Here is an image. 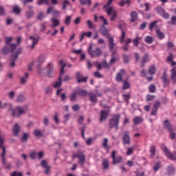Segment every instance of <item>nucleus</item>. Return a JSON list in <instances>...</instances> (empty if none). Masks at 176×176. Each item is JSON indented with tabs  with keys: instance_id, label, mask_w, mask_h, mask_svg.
<instances>
[{
	"instance_id": "23",
	"label": "nucleus",
	"mask_w": 176,
	"mask_h": 176,
	"mask_svg": "<svg viewBox=\"0 0 176 176\" xmlns=\"http://www.w3.org/2000/svg\"><path fill=\"white\" fill-rule=\"evenodd\" d=\"M19 132H20V125L16 123L12 128V133L14 135H16V137H17V135H19Z\"/></svg>"
},
{
	"instance_id": "62",
	"label": "nucleus",
	"mask_w": 176,
	"mask_h": 176,
	"mask_svg": "<svg viewBox=\"0 0 176 176\" xmlns=\"http://www.w3.org/2000/svg\"><path fill=\"white\" fill-rule=\"evenodd\" d=\"M36 156H38V153H36L35 151H32L30 153V157H31L32 160L35 159V157H36Z\"/></svg>"
},
{
	"instance_id": "8",
	"label": "nucleus",
	"mask_w": 176,
	"mask_h": 176,
	"mask_svg": "<svg viewBox=\"0 0 176 176\" xmlns=\"http://www.w3.org/2000/svg\"><path fill=\"white\" fill-rule=\"evenodd\" d=\"M92 46L90 45L88 52L91 56V57L94 58V57H100L101 56V50L100 48H96L94 50H91Z\"/></svg>"
},
{
	"instance_id": "64",
	"label": "nucleus",
	"mask_w": 176,
	"mask_h": 176,
	"mask_svg": "<svg viewBox=\"0 0 176 176\" xmlns=\"http://www.w3.org/2000/svg\"><path fill=\"white\" fill-rule=\"evenodd\" d=\"M170 24H172V25H176V16L171 17Z\"/></svg>"
},
{
	"instance_id": "44",
	"label": "nucleus",
	"mask_w": 176,
	"mask_h": 176,
	"mask_svg": "<svg viewBox=\"0 0 176 176\" xmlns=\"http://www.w3.org/2000/svg\"><path fill=\"white\" fill-rule=\"evenodd\" d=\"M140 41H141V37L137 36L135 39L132 41L134 46H138L140 45Z\"/></svg>"
},
{
	"instance_id": "10",
	"label": "nucleus",
	"mask_w": 176,
	"mask_h": 176,
	"mask_svg": "<svg viewBox=\"0 0 176 176\" xmlns=\"http://www.w3.org/2000/svg\"><path fill=\"white\" fill-rule=\"evenodd\" d=\"M38 63L39 64L42 63H45V56L43 55H40L37 59V60L36 61H33L32 62L30 65H29V71H32V67H34V65L38 64Z\"/></svg>"
},
{
	"instance_id": "54",
	"label": "nucleus",
	"mask_w": 176,
	"mask_h": 176,
	"mask_svg": "<svg viewBox=\"0 0 176 176\" xmlns=\"http://www.w3.org/2000/svg\"><path fill=\"white\" fill-rule=\"evenodd\" d=\"M68 5H71V3H69V1H68L67 0H65L63 1V10H65V9H67V6H68Z\"/></svg>"
},
{
	"instance_id": "40",
	"label": "nucleus",
	"mask_w": 176,
	"mask_h": 176,
	"mask_svg": "<svg viewBox=\"0 0 176 176\" xmlns=\"http://www.w3.org/2000/svg\"><path fill=\"white\" fill-rule=\"evenodd\" d=\"M34 10H28L25 12V16L27 19H32V17H34Z\"/></svg>"
},
{
	"instance_id": "20",
	"label": "nucleus",
	"mask_w": 176,
	"mask_h": 176,
	"mask_svg": "<svg viewBox=\"0 0 176 176\" xmlns=\"http://www.w3.org/2000/svg\"><path fill=\"white\" fill-rule=\"evenodd\" d=\"M29 39L32 43V45H30V48L34 49V47H35V45H36V43H38L39 41V38H35L34 36H30Z\"/></svg>"
},
{
	"instance_id": "47",
	"label": "nucleus",
	"mask_w": 176,
	"mask_h": 176,
	"mask_svg": "<svg viewBox=\"0 0 176 176\" xmlns=\"http://www.w3.org/2000/svg\"><path fill=\"white\" fill-rule=\"evenodd\" d=\"M122 89L123 90L130 89V83L127 80L124 81Z\"/></svg>"
},
{
	"instance_id": "3",
	"label": "nucleus",
	"mask_w": 176,
	"mask_h": 176,
	"mask_svg": "<svg viewBox=\"0 0 176 176\" xmlns=\"http://www.w3.org/2000/svg\"><path fill=\"white\" fill-rule=\"evenodd\" d=\"M120 122V114H113L109 121V129H115L116 131L119 130V123Z\"/></svg>"
},
{
	"instance_id": "16",
	"label": "nucleus",
	"mask_w": 176,
	"mask_h": 176,
	"mask_svg": "<svg viewBox=\"0 0 176 176\" xmlns=\"http://www.w3.org/2000/svg\"><path fill=\"white\" fill-rule=\"evenodd\" d=\"M170 80L173 81V85L176 84V67L170 70Z\"/></svg>"
},
{
	"instance_id": "51",
	"label": "nucleus",
	"mask_w": 176,
	"mask_h": 176,
	"mask_svg": "<svg viewBox=\"0 0 176 176\" xmlns=\"http://www.w3.org/2000/svg\"><path fill=\"white\" fill-rule=\"evenodd\" d=\"M76 92L75 91H73L72 94L70 96V101L74 102V101H76Z\"/></svg>"
},
{
	"instance_id": "19",
	"label": "nucleus",
	"mask_w": 176,
	"mask_h": 176,
	"mask_svg": "<svg viewBox=\"0 0 176 176\" xmlns=\"http://www.w3.org/2000/svg\"><path fill=\"white\" fill-rule=\"evenodd\" d=\"M108 113L109 112L107 111H102L100 112V122H102L104 120H107V118H108Z\"/></svg>"
},
{
	"instance_id": "45",
	"label": "nucleus",
	"mask_w": 176,
	"mask_h": 176,
	"mask_svg": "<svg viewBox=\"0 0 176 176\" xmlns=\"http://www.w3.org/2000/svg\"><path fill=\"white\" fill-rule=\"evenodd\" d=\"M13 12L14 13H15V14H20V13L21 12V10L19 6H15L13 7Z\"/></svg>"
},
{
	"instance_id": "36",
	"label": "nucleus",
	"mask_w": 176,
	"mask_h": 176,
	"mask_svg": "<svg viewBox=\"0 0 176 176\" xmlns=\"http://www.w3.org/2000/svg\"><path fill=\"white\" fill-rule=\"evenodd\" d=\"M102 167L103 170H107L109 167V161L107 159L102 160Z\"/></svg>"
},
{
	"instance_id": "25",
	"label": "nucleus",
	"mask_w": 176,
	"mask_h": 176,
	"mask_svg": "<svg viewBox=\"0 0 176 176\" xmlns=\"http://www.w3.org/2000/svg\"><path fill=\"white\" fill-rule=\"evenodd\" d=\"M61 91H63V89H59L56 91V96H60V98L61 99V101H65V99L67 98V95L65 94H60Z\"/></svg>"
},
{
	"instance_id": "59",
	"label": "nucleus",
	"mask_w": 176,
	"mask_h": 176,
	"mask_svg": "<svg viewBox=\"0 0 176 176\" xmlns=\"http://www.w3.org/2000/svg\"><path fill=\"white\" fill-rule=\"evenodd\" d=\"M156 24H157V21H153L149 24L150 31H152L153 30V28L156 26Z\"/></svg>"
},
{
	"instance_id": "13",
	"label": "nucleus",
	"mask_w": 176,
	"mask_h": 176,
	"mask_svg": "<svg viewBox=\"0 0 176 176\" xmlns=\"http://www.w3.org/2000/svg\"><path fill=\"white\" fill-rule=\"evenodd\" d=\"M122 141L124 145H130V135H129V131H125L124 133Z\"/></svg>"
},
{
	"instance_id": "9",
	"label": "nucleus",
	"mask_w": 176,
	"mask_h": 176,
	"mask_svg": "<svg viewBox=\"0 0 176 176\" xmlns=\"http://www.w3.org/2000/svg\"><path fill=\"white\" fill-rule=\"evenodd\" d=\"M3 142H5V140H3V138H2L0 135V148H2L3 149L2 153L1 155V157L2 159L3 164H6V162L5 160V155L6 153V148L3 146Z\"/></svg>"
},
{
	"instance_id": "58",
	"label": "nucleus",
	"mask_w": 176,
	"mask_h": 176,
	"mask_svg": "<svg viewBox=\"0 0 176 176\" xmlns=\"http://www.w3.org/2000/svg\"><path fill=\"white\" fill-rule=\"evenodd\" d=\"M122 97L125 101V102H126L127 104H129V100H130V94H123Z\"/></svg>"
},
{
	"instance_id": "30",
	"label": "nucleus",
	"mask_w": 176,
	"mask_h": 176,
	"mask_svg": "<svg viewBox=\"0 0 176 176\" xmlns=\"http://www.w3.org/2000/svg\"><path fill=\"white\" fill-rule=\"evenodd\" d=\"M63 84V80H62V78L61 76L58 77V80L56 81L54 84V87L55 89H58V87H61V85Z\"/></svg>"
},
{
	"instance_id": "31",
	"label": "nucleus",
	"mask_w": 176,
	"mask_h": 176,
	"mask_svg": "<svg viewBox=\"0 0 176 176\" xmlns=\"http://www.w3.org/2000/svg\"><path fill=\"white\" fill-rule=\"evenodd\" d=\"M148 74L150 75H155V74H156V66H155V65H151L149 67Z\"/></svg>"
},
{
	"instance_id": "35",
	"label": "nucleus",
	"mask_w": 176,
	"mask_h": 176,
	"mask_svg": "<svg viewBox=\"0 0 176 176\" xmlns=\"http://www.w3.org/2000/svg\"><path fill=\"white\" fill-rule=\"evenodd\" d=\"M143 119L140 116H136L133 118V123L134 124H140V123H142Z\"/></svg>"
},
{
	"instance_id": "50",
	"label": "nucleus",
	"mask_w": 176,
	"mask_h": 176,
	"mask_svg": "<svg viewBox=\"0 0 176 176\" xmlns=\"http://www.w3.org/2000/svg\"><path fill=\"white\" fill-rule=\"evenodd\" d=\"M87 27L89 28V30H93V28H96L94 26V23L91 22V21L88 20L87 21Z\"/></svg>"
},
{
	"instance_id": "46",
	"label": "nucleus",
	"mask_w": 176,
	"mask_h": 176,
	"mask_svg": "<svg viewBox=\"0 0 176 176\" xmlns=\"http://www.w3.org/2000/svg\"><path fill=\"white\" fill-rule=\"evenodd\" d=\"M162 166V163L160 162H155L154 166H153V170L157 171L159 168H160V166Z\"/></svg>"
},
{
	"instance_id": "29",
	"label": "nucleus",
	"mask_w": 176,
	"mask_h": 176,
	"mask_svg": "<svg viewBox=\"0 0 176 176\" xmlns=\"http://www.w3.org/2000/svg\"><path fill=\"white\" fill-rule=\"evenodd\" d=\"M74 91L76 92V94H77V96H87V91L83 90V89H77L76 90H74Z\"/></svg>"
},
{
	"instance_id": "39",
	"label": "nucleus",
	"mask_w": 176,
	"mask_h": 176,
	"mask_svg": "<svg viewBox=\"0 0 176 176\" xmlns=\"http://www.w3.org/2000/svg\"><path fill=\"white\" fill-rule=\"evenodd\" d=\"M60 65H62L60 72V76H63L64 75V68H65V63H64V60H61L59 62Z\"/></svg>"
},
{
	"instance_id": "21",
	"label": "nucleus",
	"mask_w": 176,
	"mask_h": 176,
	"mask_svg": "<svg viewBox=\"0 0 176 176\" xmlns=\"http://www.w3.org/2000/svg\"><path fill=\"white\" fill-rule=\"evenodd\" d=\"M148 62H149V54H146L143 56L142 59V64H141L142 68H144V67H145V64H146V63Z\"/></svg>"
},
{
	"instance_id": "7",
	"label": "nucleus",
	"mask_w": 176,
	"mask_h": 176,
	"mask_svg": "<svg viewBox=\"0 0 176 176\" xmlns=\"http://www.w3.org/2000/svg\"><path fill=\"white\" fill-rule=\"evenodd\" d=\"M155 10L158 14H160L162 17L166 19V20L170 17V14L167 13L166 10H164V8H163L162 6L157 7Z\"/></svg>"
},
{
	"instance_id": "4",
	"label": "nucleus",
	"mask_w": 176,
	"mask_h": 176,
	"mask_svg": "<svg viewBox=\"0 0 176 176\" xmlns=\"http://www.w3.org/2000/svg\"><path fill=\"white\" fill-rule=\"evenodd\" d=\"M10 111H12V115L14 116V118H20L21 115L27 113V109L23 108L21 107H16L14 109L12 107Z\"/></svg>"
},
{
	"instance_id": "61",
	"label": "nucleus",
	"mask_w": 176,
	"mask_h": 176,
	"mask_svg": "<svg viewBox=\"0 0 176 176\" xmlns=\"http://www.w3.org/2000/svg\"><path fill=\"white\" fill-rule=\"evenodd\" d=\"M43 19H45V14H43V12H39L37 16V19L38 20H43Z\"/></svg>"
},
{
	"instance_id": "6",
	"label": "nucleus",
	"mask_w": 176,
	"mask_h": 176,
	"mask_svg": "<svg viewBox=\"0 0 176 176\" xmlns=\"http://www.w3.org/2000/svg\"><path fill=\"white\" fill-rule=\"evenodd\" d=\"M73 159L77 157L78 159V163L83 167L85 166V162H86V156L83 151H78L76 153L74 154L72 156Z\"/></svg>"
},
{
	"instance_id": "49",
	"label": "nucleus",
	"mask_w": 176,
	"mask_h": 176,
	"mask_svg": "<svg viewBox=\"0 0 176 176\" xmlns=\"http://www.w3.org/2000/svg\"><path fill=\"white\" fill-rule=\"evenodd\" d=\"M145 42L146 43H148V44L153 43V38L151 36H147L145 38Z\"/></svg>"
},
{
	"instance_id": "18",
	"label": "nucleus",
	"mask_w": 176,
	"mask_h": 176,
	"mask_svg": "<svg viewBox=\"0 0 176 176\" xmlns=\"http://www.w3.org/2000/svg\"><path fill=\"white\" fill-rule=\"evenodd\" d=\"M131 23H135V21H137V20H138V13H137V12L135 11H132L131 12Z\"/></svg>"
},
{
	"instance_id": "26",
	"label": "nucleus",
	"mask_w": 176,
	"mask_h": 176,
	"mask_svg": "<svg viewBox=\"0 0 176 176\" xmlns=\"http://www.w3.org/2000/svg\"><path fill=\"white\" fill-rule=\"evenodd\" d=\"M50 13H52V14H60V12H58L56 10H54L53 7H50L47 10V14H50Z\"/></svg>"
},
{
	"instance_id": "11",
	"label": "nucleus",
	"mask_w": 176,
	"mask_h": 176,
	"mask_svg": "<svg viewBox=\"0 0 176 176\" xmlns=\"http://www.w3.org/2000/svg\"><path fill=\"white\" fill-rule=\"evenodd\" d=\"M106 12H107V16H111V21H114L115 19L118 17V14L116 13V11L113 10V8L112 7H110L109 8H108Z\"/></svg>"
},
{
	"instance_id": "17",
	"label": "nucleus",
	"mask_w": 176,
	"mask_h": 176,
	"mask_svg": "<svg viewBox=\"0 0 176 176\" xmlns=\"http://www.w3.org/2000/svg\"><path fill=\"white\" fill-rule=\"evenodd\" d=\"M76 78H77L78 83H80V82H87V77H82V74L80 72L76 73Z\"/></svg>"
},
{
	"instance_id": "55",
	"label": "nucleus",
	"mask_w": 176,
	"mask_h": 176,
	"mask_svg": "<svg viewBox=\"0 0 176 176\" xmlns=\"http://www.w3.org/2000/svg\"><path fill=\"white\" fill-rule=\"evenodd\" d=\"M133 153H134V147L128 148L126 151L127 156H130V155H133Z\"/></svg>"
},
{
	"instance_id": "2",
	"label": "nucleus",
	"mask_w": 176,
	"mask_h": 176,
	"mask_svg": "<svg viewBox=\"0 0 176 176\" xmlns=\"http://www.w3.org/2000/svg\"><path fill=\"white\" fill-rule=\"evenodd\" d=\"M100 34L102 36H107V38H108L109 50H113V47H115L113 38L111 37V35L108 32V30L105 28L104 25H102L100 28Z\"/></svg>"
},
{
	"instance_id": "24",
	"label": "nucleus",
	"mask_w": 176,
	"mask_h": 176,
	"mask_svg": "<svg viewBox=\"0 0 176 176\" xmlns=\"http://www.w3.org/2000/svg\"><path fill=\"white\" fill-rule=\"evenodd\" d=\"M119 30L122 31L121 38H120V43H123L124 42V38H126V32L123 30V28L122 25H118Z\"/></svg>"
},
{
	"instance_id": "33",
	"label": "nucleus",
	"mask_w": 176,
	"mask_h": 176,
	"mask_svg": "<svg viewBox=\"0 0 176 176\" xmlns=\"http://www.w3.org/2000/svg\"><path fill=\"white\" fill-rule=\"evenodd\" d=\"M150 156L151 157H155V155H156V146L151 145L150 147Z\"/></svg>"
},
{
	"instance_id": "34",
	"label": "nucleus",
	"mask_w": 176,
	"mask_h": 176,
	"mask_svg": "<svg viewBox=\"0 0 176 176\" xmlns=\"http://www.w3.org/2000/svg\"><path fill=\"white\" fill-rule=\"evenodd\" d=\"M89 96L91 102H97V95H96V94L89 93Z\"/></svg>"
},
{
	"instance_id": "32",
	"label": "nucleus",
	"mask_w": 176,
	"mask_h": 176,
	"mask_svg": "<svg viewBox=\"0 0 176 176\" xmlns=\"http://www.w3.org/2000/svg\"><path fill=\"white\" fill-rule=\"evenodd\" d=\"M122 160H123L122 156L116 157L113 159V164H119V163H122Z\"/></svg>"
},
{
	"instance_id": "48",
	"label": "nucleus",
	"mask_w": 176,
	"mask_h": 176,
	"mask_svg": "<svg viewBox=\"0 0 176 176\" xmlns=\"http://www.w3.org/2000/svg\"><path fill=\"white\" fill-rule=\"evenodd\" d=\"M112 2H113V0H109L106 5L104 6L103 8L107 10V9H109L111 8V5H112Z\"/></svg>"
},
{
	"instance_id": "5",
	"label": "nucleus",
	"mask_w": 176,
	"mask_h": 176,
	"mask_svg": "<svg viewBox=\"0 0 176 176\" xmlns=\"http://www.w3.org/2000/svg\"><path fill=\"white\" fill-rule=\"evenodd\" d=\"M161 149L163 151L164 155H166L168 159L170 160H176V151L172 153V152L168 150V148L164 145L161 146Z\"/></svg>"
},
{
	"instance_id": "52",
	"label": "nucleus",
	"mask_w": 176,
	"mask_h": 176,
	"mask_svg": "<svg viewBox=\"0 0 176 176\" xmlns=\"http://www.w3.org/2000/svg\"><path fill=\"white\" fill-rule=\"evenodd\" d=\"M102 146L103 148H104V149H109V147H108V139L107 138H104L103 140V143H102Z\"/></svg>"
},
{
	"instance_id": "53",
	"label": "nucleus",
	"mask_w": 176,
	"mask_h": 176,
	"mask_svg": "<svg viewBox=\"0 0 176 176\" xmlns=\"http://www.w3.org/2000/svg\"><path fill=\"white\" fill-rule=\"evenodd\" d=\"M148 90L150 93H155V91H156V86L153 84H151L148 87Z\"/></svg>"
},
{
	"instance_id": "38",
	"label": "nucleus",
	"mask_w": 176,
	"mask_h": 176,
	"mask_svg": "<svg viewBox=\"0 0 176 176\" xmlns=\"http://www.w3.org/2000/svg\"><path fill=\"white\" fill-rule=\"evenodd\" d=\"M8 107V111H12V105L9 103H3L1 106V109H5V108Z\"/></svg>"
},
{
	"instance_id": "22",
	"label": "nucleus",
	"mask_w": 176,
	"mask_h": 176,
	"mask_svg": "<svg viewBox=\"0 0 176 176\" xmlns=\"http://www.w3.org/2000/svg\"><path fill=\"white\" fill-rule=\"evenodd\" d=\"M162 80L164 83V87H168V85H170V80L167 78V74L166 73L163 74Z\"/></svg>"
},
{
	"instance_id": "15",
	"label": "nucleus",
	"mask_w": 176,
	"mask_h": 176,
	"mask_svg": "<svg viewBox=\"0 0 176 176\" xmlns=\"http://www.w3.org/2000/svg\"><path fill=\"white\" fill-rule=\"evenodd\" d=\"M163 126L165 129H166V130H168V131H169V133H171V131H173V126L171 125L168 120H165L163 122Z\"/></svg>"
},
{
	"instance_id": "27",
	"label": "nucleus",
	"mask_w": 176,
	"mask_h": 176,
	"mask_svg": "<svg viewBox=\"0 0 176 176\" xmlns=\"http://www.w3.org/2000/svg\"><path fill=\"white\" fill-rule=\"evenodd\" d=\"M47 68L48 69L47 72V76L49 78H52V76L50 74H53V71H54L53 64H52V63L48 64L47 66Z\"/></svg>"
},
{
	"instance_id": "12",
	"label": "nucleus",
	"mask_w": 176,
	"mask_h": 176,
	"mask_svg": "<svg viewBox=\"0 0 176 176\" xmlns=\"http://www.w3.org/2000/svg\"><path fill=\"white\" fill-rule=\"evenodd\" d=\"M41 166L43 168H45V174L49 175V174H50V169L52 168V166H49L47 164V162L45 160L41 161Z\"/></svg>"
},
{
	"instance_id": "1",
	"label": "nucleus",
	"mask_w": 176,
	"mask_h": 176,
	"mask_svg": "<svg viewBox=\"0 0 176 176\" xmlns=\"http://www.w3.org/2000/svg\"><path fill=\"white\" fill-rule=\"evenodd\" d=\"M13 41L12 37H6V46L1 49V54L6 56L8 53L14 54V58H17L20 53H21V48H17V44L10 43Z\"/></svg>"
},
{
	"instance_id": "41",
	"label": "nucleus",
	"mask_w": 176,
	"mask_h": 176,
	"mask_svg": "<svg viewBox=\"0 0 176 176\" xmlns=\"http://www.w3.org/2000/svg\"><path fill=\"white\" fill-rule=\"evenodd\" d=\"M29 136H30L29 133H24L23 134L22 138H21V142H27V140H28Z\"/></svg>"
},
{
	"instance_id": "56",
	"label": "nucleus",
	"mask_w": 176,
	"mask_h": 176,
	"mask_svg": "<svg viewBox=\"0 0 176 176\" xmlns=\"http://www.w3.org/2000/svg\"><path fill=\"white\" fill-rule=\"evenodd\" d=\"M72 18V16H67L65 17V23L66 24V25H69V24H71V19Z\"/></svg>"
},
{
	"instance_id": "14",
	"label": "nucleus",
	"mask_w": 176,
	"mask_h": 176,
	"mask_svg": "<svg viewBox=\"0 0 176 176\" xmlns=\"http://www.w3.org/2000/svg\"><path fill=\"white\" fill-rule=\"evenodd\" d=\"M124 75H126V71H124V69H122L120 70V72L117 74V76L116 78L117 82H123V76H124Z\"/></svg>"
},
{
	"instance_id": "60",
	"label": "nucleus",
	"mask_w": 176,
	"mask_h": 176,
	"mask_svg": "<svg viewBox=\"0 0 176 176\" xmlns=\"http://www.w3.org/2000/svg\"><path fill=\"white\" fill-rule=\"evenodd\" d=\"M118 61V56H111V59L110 60V65H113Z\"/></svg>"
},
{
	"instance_id": "43",
	"label": "nucleus",
	"mask_w": 176,
	"mask_h": 176,
	"mask_svg": "<svg viewBox=\"0 0 176 176\" xmlns=\"http://www.w3.org/2000/svg\"><path fill=\"white\" fill-rule=\"evenodd\" d=\"M51 20H52V21L53 23L52 25H51L52 28L57 27L58 25H59L60 21H58V20H57V19H56L54 18H52Z\"/></svg>"
},
{
	"instance_id": "42",
	"label": "nucleus",
	"mask_w": 176,
	"mask_h": 176,
	"mask_svg": "<svg viewBox=\"0 0 176 176\" xmlns=\"http://www.w3.org/2000/svg\"><path fill=\"white\" fill-rule=\"evenodd\" d=\"M80 3L81 5H87V6H90L91 5V0H80Z\"/></svg>"
},
{
	"instance_id": "28",
	"label": "nucleus",
	"mask_w": 176,
	"mask_h": 176,
	"mask_svg": "<svg viewBox=\"0 0 176 176\" xmlns=\"http://www.w3.org/2000/svg\"><path fill=\"white\" fill-rule=\"evenodd\" d=\"M156 34H157V38H158V39H164V38H166V35L164 34V33L160 31V29H157L156 30Z\"/></svg>"
},
{
	"instance_id": "57",
	"label": "nucleus",
	"mask_w": 176,
	"mask_h": 176,
	"mask_svg": "<svg viewBox=\"0 0 176 176\" xmlns=\"http://www.w3.org/2000/svg\"><path fill=\"white\" fill-rule=\"evenodd\" d=\"M43 3L45 5H49V0H38L37 1V5H43Z\"/></svg>"
},
{
	"instance_id": "37",
	"label": "nucleus",
	"mask_w": 176,
	"mask_h": 176,
	"mask_svg": "<svg viewBox=\"0 0 176 176\" xmlns=\"http://www.w3.org/2000/svg\"><path fill=\"white\" fill-rule=\"evenodd\" d=\"M28 76H29L28 73H25V78L21 77V80H20L21 85H25V83H27V80L28 79Z\"/></svg>"
},
{
	"instance_id": "63",
	"label": "nucleus",
	"mask_w": 176,
	"mask_h": 176,
	"mask_svg": "<svg viewBox=\"0 0 176 176\" xmlns=\"http://www.w3.org/2000/svg\"><path fill=\"white\" fill-rule=\"evenodd\" d=\"M11 176H23V173L21 172L14 171L12 173Z\"/></svg>"
}]
</instances>
